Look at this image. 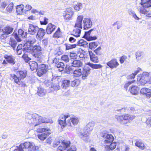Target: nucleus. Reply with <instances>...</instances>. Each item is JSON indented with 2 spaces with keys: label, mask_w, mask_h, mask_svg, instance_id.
<instances>
[{
  "label": "nucleus",
  "mask_w": 151,
  "mask_h": 151,
  "mask_svg": "<svg viewBox=\"0 0 151 151\" xmlns=\"http://www.w3.org/2000/svg\"><path fill=\"white\" fill-rule=\"evenodd\" d=\"M27 76V72L24 70H18L16 74H10L11 78L14 81V83L21 87H24L25 86L24 82L23 80Z\"/></svg>",
  "instance_id": "obj_1"
},
{
  "label": "nucleus",
  "mask_w": 151,
  "mask_h": 151,
  "mask_svg": "<svg viewBox=\"0 0 151 151\" xmlns=\"http://www.w3.org/2000/svg\"><path fill=\"white\" fill-rule=\"evenodd\" d=\"M70 115L68 114L66 115L62 114L59 118L58 122L61 128H63L68 126V122H66V119L67 118L70 117Z\"/></svg>",
  "instance_id": "obj_9"
},
{
  "label": "nucleus",
  "mask_w": 151,
  "mask_h": 151,
  "mask_svg": "<svg viewBox=\"0 0 151 151\" xmlns=\"http://www.w3.org/2000/svg\"><path fill=\"white\" fill-rule=\"evenodd\" d=\"M22 58L26 63H28L31 60V58L29 57L28 55L26 54H24L22 55Z\"/></svg>",
  "instance_id": "obj_45"
},
{
  "label": "nucleus",
  "mask_w": 151,
  "mask_h": 151,
  "mask_svg": "<svg viewBox=\"0 0 151 151\" xmlns=\"http://www.w3.org/2000/svg\"><path fill=\"white\" fill-rule=\"evenodd\" d=\"M69 41L71 43H74L75 42L76 40L72 37H70L69 39Z\"/></svg>",
  "instance_id": "obj_59"
},
{
  "label": "nucleus",
  "mask_w": 151,
  "mask_h": 151,
  "mask_svg": "<svg viewBox=\"0 0 151 151\" xmlns=\"http://www.w3.org/2000/svg\"><path fill=\"white\" fill-rule=\"evenodd\" d=\"M129 90L132 94L136 95L138 93L139 89L137 86H133L130 87Z\"/></svg>",
  "instance_id": "obj_31"
},
{
  "label": "nucleus",
  "mask_w": 151,
  "mask_h": 151,
  "mask_svg": "<svg viewBox=\"0 0 151 151\" xmlns=\"http://www.w3.org/2000/svg\"><path fill=\"white\" fill-rule=\"evenodd\" d=\"M135 75L133 73H132L130 75H129L128 76V79H134L135 77Z\"/></svg>",
  "instance_id": "obj_58"
},
{
  "label": "nucleus",
  "mask_w": 151,
  "mask_h": 151,
  "mask_svg": "<svg viewBox=\"0 0 151 151\" xmlns=\"http://www.w3.org/2000/svg\"><path fill=\"white\" fill-rule=\"evenodd\" d=\"M140 4L142 7V8L146 9L151 7V0H141Z\"/></svg>",
  "instance_id": "obj_16"
},
{
  "label": "nucleus",
  "mask_w": 151,
  "mask_h": 151,
  "mask_svg": "<svg viewBox=\"0 0 151 151\" xmlns=\"http://www.w3.org/2000/svg\"><path fill=\"white\" fill-rule=\"evenodd\" d=\"M13 4L12 3L9 4L6 7V10L9 13L11 12L13 9Z\"/></svg>",
  "instance_id": "obj_47"
},
{
  "label": "nucleus",
  "mask_w": 151,
  "mask_h": 151,
  "mask_svg": "<svg viewBox=\"0 0 151 151\" xmlns=\"http://www.w3.org/2000/svg\"><path fill=\"white\" fill-rule=\"evenodd\" d=\"M83 18L82 15L78 16L77 19L75 24L74 29L70 34L71 35L76 37H78L80 36L81 29H82V23Z\"/></svg>",
  "instance_id": "obj_2"
},
{
  "label": "nucleus",
  "mask_w": 151,
  "mask_h": 151,
  "mask_svg": "<svg viewBox=\"0 0 151 151\" xmlns=\"http://www.w3.org/2000/svg\"><path fill=\"white\" fill-rule=\"evenodd\" d=\"M37 94L40 96H43L45 95V93L44 92V90L41 88H39L37 91Z\"/></svg>",
  "instance_id": "obj_44"
},
{
  "label": "nucleus",
  "mask_w": 151,
  "mask_h": 151,
  "mask_svg": "<svg viewBox=\"0 0 151 151\" xmlns=\"http://www.w3.org/2000/svg\"><path fill=\"white\" fill-rule=\"evenodd\" d=\"M76 46V44L73 45H66V50H69L75 48Z\"/></svg>",
  "instance_id": "obj_51"
},
{
  "label": "nucleus",
  "mask_w": 151,
  "mask_h": 151,
  "mask_svg": "<svg viewBox=\"0 0 151 151\" xmlns=\"http://www.w3.org/2000/svg\"><path fill=\"white\" fill-rule=\"evenodd\" d=\"M72 65L75 67L79 68L82 66L83 64L82 62L79 60H75L72 63Z\"/></svg>",
  "instance_id": "obj_33"
},
{
  "label": "nucleus",
  "mask_w": 151,
  "mask_h": 151,
  "mask_svg": "<svg viewBox=\"0 0 151 151\" xmlns=\"http://www.w3.org/2000/svg\"><path fill=\"white\" fill-rule=\"evenodd\" d=\"M9 44L14 49H15L16 46L17 42L14 39L10 38L9 41Z\"/></svg>",
  "instance_id": "obj_41"
},
{
  "label": "nucleus",
  "mask_w": 151,
  "mask_h": 151,
  "mask_svg": "<svg viewBox=\"0 0 151 151\" xmlns=\"http://www.w3.org/2000/svg\"><path fill=\"white\" fill-rule=\"evenodd\" d=\"M32 8V7L29 4H27L25 6L24 11L25 12H27V11L31 10Z\"/></svg>",
  "instance_id": "obj_57"
},
{
  "label": "nucleus",
  "mask_w": 151,
  "mask_h": 151,
  "mask_svg": "<svg viewBox=\"0 0 151 151\" xmlns=\"http://www.w3.org/2000/svg\"><path fill=\"white\" fill-rule=\"evenodd\" d=\"M14 30V28L9 25L4 27L3 29H0V39H5L7 36L12 33Z\"/></svg>",
  "instance_id": "obj_5"
},
{
  "label": "nucleus",
  "mask_w": 151,
  "mask_h": 151,
  "mask_svg": "<svg viewBox=\"0 0 151 151\" xmlns=\"http://www.w3.org/2000/svg\"><path fill=\"white\" fill-rule=\"evenodd\" d=\"M97 46L96 43L95 42H91L89 44V47L91 49L95 48Z\"/></svg>",
  "instance_id": "obj_53"
},
{
  "label": "nucleus",
  "mask_w": 151,
  "mask_h": 151,
  "mask_svg": "<svg viewBox=\"0 0 151 151\" xmlns=\"http://www.w3.org/2000/svg\"><path fill=\"white\" fill-rule=\"evenodd\" d=\"M136 82V81L135 80H133L131 81H129L127 82V83H125L124 86V87L125 88L127 89V88L131 84L134 83Z\"/></svg>",
  "instance_id": "obj_49"
},
{
  "label": "nucleus",
  "mask_w": 151,
  "mask_h": 151,
  "mask_svg": "<svg viewBox=\"0 0 151 151\" xmlns=\"http://www.w3.org/2000/svg\"><path fill=\"white\" fill-rule=\"evenodd\" d=\"M70 57L71 59H76L77 55L76 53L70 52Z\"/></svg>",
  "instance_id": "obj_55"
},
{
  "label": "nucleus",
  "mask_w": 151,
  "mask_h": 151,
  "mask_svg": "<svg viewBox=\"0 0 151 151\" xmlns=\"http://www.w3.org/2000/svg\"><path fill=\"white\" fill-rule=\"evenodd\" d=\"M62 60L66 63L68 62L69 61V58L68 55H64L62 56L61 57Z\"/></svg>",
  "instance_id": "obj_52"
},
{
  "label": "nucleus",
  "mask_w": 151,
  "mask_h": 151,
  "mask_svg": "<svg viewBox=\"0 0 151 151\" xmlns=\"http://www.w3.org/2000/svg\"><path fill=\"white\" fill-rule=\"evenodd\" d=\"M82 4L79 3L76 5L74 7V9L77 11L79 10L82 7Z\"/></svg>",
  "instance_id": "obj_56"
},
{
  "label": "nucleus",
  "mask_w": 151,
  "mask_h": 151,
  "mask_svg": "<svg viewBox=\"0 0 151 151\" xmlns=\"http://www.w3.org/2000/svg\"><path fill=\"white\" fill-rule=\"evenodd\" d=\"M142 71V69L139 68H138L137 70H135L134 72V73L136 75L138 73H139L140 72H141Z\"/></svg>",
  "instance_id": "obj_60"
},
{
  "label": "nucleus",
  "mask_w": 151,
  "mask_h": 151,
  "mask_svg": "<svg viewBox=\"0 0 151 151\" xmlns=\"http://www.w3.org/2000/svg\"><path fill=\"white\" fill-rule=\"evenodd\" d=\"M51 130L48 128H43L39 129L38 132L39 133H42L37 135L38 138L41 140H45L51 134Z\"/></svg>",
  "instance_id": "obj_7"
},
{
  "label": "nucleus",
  "mask_w": 151,
  "mask_h": 151,
  "mask_svg": "<svg viewBox=\"0 0 151 151\" xmlns=\"http://www.w3.org/2000/svg\"><path fill=\"white\" fill-rule=\"evenodd\" d=\"M77 45L84 47H86L88 46V43L83 39L80 40L77 43Z\"/></svg>",
  "instance_id": "obj_37"
},
{
  "label": "nucleus",
  "mask_w": 151,
  "mask_h": 151,
  "mask_svg": "<svg viewBox=\"0 0 151 151\" xmlns=\"http://www.w3.org/2000/svg\"><path fill=\"white\" fill-rule=\"evenodd\" d=\"M136 7L139 11L140 13L144 14H146V16L148 17H151V11H148L146 9L144 8L139 9L137 6Z\"/></svg>",
  "instance_id": "obj_24"
},
{
  "label": "nucleus",
  "mask_w": 151,
  "mask_h": 151,
  "mask_svg": "<svg viewBox=\"0 0 151 151\" xmlns=\"http://www.w3.org/2000/svg\"><path fill=\"white\" fill-rule=\"evenodd\" d=\"M86 65H88L90 67L94 69H97L100 68L102 67V66L100 64H95L88 62L86 64Z\"/></svg>",
  "instance_id": "obj_36"
},
{
  "label": "nucleus",
  "mask_w": 151,
  "mask_h": 151,
  "mask_svg": "<svg viewBox=\"0 0 151 151\" xmlns=\"http://www.w3.org/2000/svg\"><path fill=\"white\" fill-rule=\"evenodd\" d=\"M93 30V29H91L87 32H85L84 35V37L88 41L95 40L97 39L96 37H90L91 32Z\"/></svg>",
  "instance_id": "obj_18"
},
{
  "label": "nucleus",
  "mask_w": 151,
  "mask_h": 151,
  "mask_svg": "<svg viewBox=\"0 0 151 151\" xmlns=\"http://www.w3.org/2000/svg\"><path fill=\"white\" fill-rule=\"evenodd\" d=\"M41 70L46 73L48 70V67L47 65H46L44 64H42L40 65L39 68Z\"/></svg>",
  "instance_id": "obj_40"
},
{
  "label": "nucleus",
  "mask_w": 151,
  "mask_h": 151,
  "mask_svg": "<svg viewBox=\"0 0 151 151\" xmlns=\"http://www.w3.org/2000/svg\"><path fill=\"white\" fill-rule=\"evenodd\" d=\"M29 65L31 70L32 71L37 70L38 68V65L36 62L34 61H31L29 63Z\"/></svg>",
  "instance_id": "obj_29"
},
{
  "label": "nucleus",
  "mask_w": 151,
  "mask_h": 151,
  "mask_svg": "<svg viewBox=\"0 0 151 151\" xmlns=\"http://www.w3.org/2000/svg\"><path fill=\"white\" fill-rule=\"evenodd\" d=\"M71 145L70 141L67 139L62 140L60 145L58 147L56 151H63L70 147Z\"/></svg>",
  "instance_id": "obj_8"
},
{
  "label": "nucleus",
  "mask_w": 151,
  "mask_h": 151,
  "mask_svg": "<svg viewBox=\"0 0 151 151\" xmlns=\"http://www.w3.org/2000/svg\"><path fill=\"white\" fill-rule=\"evenodd\" d=\"M137 80L142 86H145L151 81V78L149 75L144 72L138 75Z\"/></svg>",
  "instance_id": "obj_4"
},
{
  "label": "nucleus",
  "mask_w": 151,
  "mask_h": 151,
  "mask_svg": "<svg viewBox=\"0 0 151 151\" xmlns=\"http://www.w3.org/2000/svg\"><path fill=\"white\" fill-rule=\"evenodd\" d=\"M23 47H24L23 44H20L18 46L17 49L22 50Z\"/></svg>",
  "instance_id": "obj_64"
},
{
  "label": "nucleus",
  "mask_w": 151,
  "mask_h": 151,
  "mask_svg": "<svg viewBox=\"0 0 151 151\" xmlns=\"http://www.w3.org/2000/svg\"><path fill=\"white\" fill-rule=\"evenodd\" d=\"M107 65L111 69L116 68L119 65L117 59L113 58L106 63Z\"/></svg>",
  "instance_id": "obj_14"
},
{
  "label": "nucleus",
  "mask_w": 151,
  "mask_h": 151,
  "mask_svg": "<svg viewBox=\"0 0 151 151\" xmlns=\"http://www.w3.org/2000/svg\"><path fill=\"white\" fill-rule=\"evenodd\" d=\"M79 82L80 81L78 79H76L72 82L71 85L73 87L77 86L78 85Z\"/></svg>",
  "instance_id": "obj_50"
},
{
  "label": "nucleus",
  "mask_w": 151,
  "mask_h": 151,
  "mask_svg": "<svg viewBox=\"0 0 151 151\" xmlns=\"http://www.w3.org/2000/svg\"><path fill=\"white\" fill-rule=\"evenodd\" d=\"M73 12L72 8H68L66 9L63 14V17L65 21L70 20L71 19Z\"/></svg>",
  "instance_id": "obj_13"
},
{
  "label": "nucleus",
  "mask_w": 151,
  "mask_h": 151,
  "mask_svg": "<svg viewBox=\"0 0 151 151\" xmlns=\"http://www.w3.org/2000/svg\"><path fill=\"white\" fill-rule=\"evenodd\" d=\"M62 34V32L60 31V28L58 27L53 34V37L55 38H58L61 37Z\"/></svg>",
  "instance_id": "obj_35"
},
{
  "label": "nucleus",
  "mask_w": 151,
  "mask_h": 151,
  "mask_svg": "<svg viewBox=\"0 0 151 151\" xmlns=\"http://www.w3.org/2000/svg\"><path fill=\"white\" fill-rule=\"evenodd\" d=\"M127 56L124 55L122 56L119 58V61L121 64L123 63L124 62L127 61Z\"/></svg>",
  "instance_id": "obj_46"
},
{
  "label": "nucleus",
  "mask_w": 151,
  "mask_h": 151,
  "mask_svg": "<svg viewBox=\"0 0 151 151\" xmlns=\"http://www.w3.org/2000/svg\"><path fill=\"white\" fill-rule=\"evenodd\" d=\"M31 45L32 44L29 42H27L23 44V49L25 51V52H30L32 46Z\"/></svg>",
  "instance_id": "obj_28"
},
{
  "label": "nucleus",
  "mask_w": 151,
  "mask_h": 151,
  "mask_svg": "<svg viewBox=\"0 0 151 151\" xmlns=\"http://www.w3.org/2000/svg\"><path fill=\"white\" fill-rule=\"evenodd\" d=\"M21 144L24 149H27L28 151H32L31 149L33 148V146L32 143L27 142Z\"/></svg>",
  "instance_id": "obj_30"
},
{
  "label": "nucleus",
  "mask_w": 151,
  "mask_h": 151,
  "mask_svg": "<svg viewBox=\"0 0 151 151\" xmlns=\"http://www.w3.org/2000/svg\"><path fill=\"white\" fill-rule=\"evenodd\" d=\"M91 69L89 67H87L86 68L83 69V72H82V78L83 79L87 78V76L90 74V71Z\"/></svg>",
  "instance_id": "obj_22"
},
{
  "label": "nucleus",
  "mask_w": 151,
  "mask_h": 151,
  "mask_svg": "<svg viewBox=\"0 0 151 151\" xmlns=\"http://www.w3.org/2000/svg\"><path fill=\"white\" fill-rule=\"evenodd\" d=\"M76 148L74 146L68 149L67 151H76Z\"/></svg>",
  "instance_id": "obj_61"
},
{
  "label": "nucleus",
  "mask_w": 151,
  "mask_h": 151,
  "mask_svg": "<svg viewBox=\"0 0 151 151\" xmlns=\"http://www.w3.org/2000/svg\"><path fill=\"white\" fill-rule=\"evenodd\" d=\"M116 143L113 142L111 143L109 145H105L104 148L106 151H112L116 148Z\"/></svg>",
  "instance_id": "obj_25"
},
{
  "label": "nucleus",
  "mask_w": 151,
  "mask_h": 151,
  "mask_svg": "<svg viewBox=\"0 0 151 151\" xmlns=\"http://www.w3.org/2000/svg\"><path fill=\"white\" fill-rule=\"evenodd\" d=\"M53 88L54 90H56L60 89V86L58 85H53Z\"/></svg>",
  "instance_id": "obj_63"
},
{
  "label": "nucleus",
  "mask_w": 151,
  "mask_h": 151,
  "mask_svg": "<svg viewBox=\"0 0 151 151\" xmlns=\"http://www.w3.org/2000/svg\"><path fill=\"white\" fill-rule=\"evenodd\" d=\"M24 6L22 4L17 5L16 7V12L18 14L21 15L23 13Z\"/></svg>",
  "instance_id": "obj_32"
},
{
  "label": "nucleus",
  "mask_w": 151,
  "mask_h": 151,
  "mask_svg": "<svg viewBox=\"0 0 151 151\" xmlns=\"http://www.w3.org/2000/svg\"><path fill=\"white\" fill-rule=\"evenodd\" d=\"M24 149L22 145L21 144L19 147L18 149H17V151H24L23 149Z\"/></svg>",
  "instance_id": "obj_62"
},
{
  "label": "nucleus",
  "mask_w": 151,
  "mask_h": 151,
  "mask_svg": "<svg viewBox=\"0 0 151 151\" xmlns=\"http://www.w3.org/2000/svg\"><path fill=\"white\" fill-rule=\"evenodd\" d=\"M32 119L34 121H35V122H36V124L35 126L39 125L42 123H52L53 122L51 119H49L48 121L46 120L44 118L39 116L36 114H34L32 115Z\"/></svg>",
  "instance_id": "obj_6"
},
{
  "label": "nucleus",
  "mask_w": 151,
  "mask_h": 151,
  "mask_svg": "<svg viewBox=\"0 0 151 151\" xmlns=\"http://www.w3.org/2000/svg\"><path fill=\"white\" fill-rule=\"evenodd\" d=\"M38 29V26L30 24L28 29V33L31 35H34L37 32Z\"/></svg>",
  "instance_id": "obj_19"
},
{
  "label": "nucleus",
  "mask_w": 151,
  "mask_h": 151,
  "mask_svg": "<svg viewBox=\"0 0 151 151\" xmlns=\"http://www.w3.org/2000/svg\"><path fill=\"white\" fill-rule=\"evenodd\" d=\"M56 26L51 23L48 24L46 28L47 33L48 34H51L55 29Z\"/></svg>",
  "instance_id": "obj_23"
},
{
  "label": "nucleus",
  "mask_w": 151,
  "mask_h": 151,
  "mask_svg": "<svg viewBox=\"0 0 151 151\" xmlns=\"http://www.w3.org/2000/svg\"><path fill=\"white\" fill-rule=\"evenodd\" d=\"M82 70L81 69L75 70L73 73V75L75 77H79L81 76Z\"/></svg>",
  "instance_id": "obj_38"
},
{
  "label": "nucleus",
  "mask_w": 151,
  "mask_h": 151,
  "mask_svg": "<svg viewBox=\"0 0 151 151\" xmlns=\"http://www.w3.org/2000/svg\"><path fill=\"white\" fill-rule=\"evenodd\" d=\"M37 75L39 77H41L46 73L45 72L42 71L40 68H37Z\"/></svg>",
  "instance_id": "obj_48"
},
{
  "label": "nucleus",
  "mask_w": 151,
  "mask_h": 151,
  "mask_svg": "<svg viewBox=\"0 0 151 151\" xmlns=\"http://www.w3.org/2000/svg\"><path fill=\"white\" fill-rule=\"evenodd\" d=\"M70 81L67 80H64L63 81L62 86L63 88H66L69 86Z\"/></svg>",
  "instance_id": "obj_43"
},
{
  "label": "nucleus",
  "mask_w": 151,
  "mask_h": 151,
  "mask_svg": "<svg viewBox=\"0 0 151 151\" xmlns=\"http://www.w3.org/2000/svg\"><path fill=\"white\" fill-rule=\"evenodd\" d=\"M117 121L121 124H125L129 123L134 118V116L128 114H125L121 115H117L115 116Z\"/></svg>",
  "instance_id": "obj_3"
},
{
  "label": "nucleus",
  "mask_w": 151,
  "mask_h": 151,
  "mask_svg": "<svg viewBox=\"0 0 151 151\" xmlns=\"http://www.w3.org/2000/svg\"><path fill=\"white\" fill-rule=\"evenodd\" d=\"M94 52L97 55H100L101 54V48L100 46L98 48L95 49L94 51Z\"/></svg>",
  "instance_id": "obj_54"
},
{
  "label": "nucleus",
  "mask_w": 151,
  "mask_h": 151,
  "mask_svg": "<svg viewBox=\"0 0 151 151\" xmlns=\"http://www.w3.org/2000/svg\"><path fill=\"white\" fill-rule=\"evenodd\" d=\"M114 140L113 136L111 134H107L105 137V139L104 141L105 144H109L113 142Z\"/></svg>",
  "instance_id": "obj_27"
},
{
  "label": "nucleus",
  "mask_w": 151,
  "mask_h": 151,
  "mask_svg": "<svg viewBox=\"0 0 151 151\" xmlns=\"http://www.w3.org/2000/svg\"><path fill=\"white\" fill-rule=\"evenodd\" d=\"M4 57L5 60H4L2 63V64L4 65H7L8 63L12 65H14L15 63L16 62L15 59L12 55L6 54L4 55Z\"/></svg>",
  "instance_id": "obj_10"
},
{
  "label": "nucleus",
  "mask_w": 151,
  "mask_h": 151,
  "mask_svg": "<svg viewBox=\"0 0 151 151\" xmlns=\"http://www.w3.org/2000/svg\"><path fill=\"white\" fill-rule=\"evenodd\" d=\"M89 53L91 60L94 63H98L99 61L98 57L94 54L91 51H89Z\"/></svg>",
  "instance_id": "obj_26"
},
{
  "label": "nucleus",
  "mask_w": 151,
  "mask_h": 151,
  "mask_svg": "<svg viewBox=\"0 0 151 151\" xmlns=\"http://www.w3.org/2000/svg\"><path fill=\"white\" fill-rule=\"evenodd\" d=\"M135 145L137 147L142 150H144L145 148V147L144 144L140 140L137 141L135 143Z\"/></svg>",
  "instance_id": "obj_34"
},
{
  "label": "nucleus",
  "mask_w": 151,
  "mask_h": 151,
  "mask_svg": "<svg viewBox=\"0 0 151 151\" xmlns=\"http://www.w3.org/2000/svg\"><path fill=\"white\" fill-rule=\"evenodd\" d=\"M140 92L142 94L145 95L147 97L150 98L151 96V90L148 88H142L140 90Z\"/></svg>",
  "instance_id": "obj_21"
},
{
  "label": "nucleus",
  "mask_w": 151,
  "mask_h": 151,
  "mask_svg": "<svg viewBox=\"0 0 151 151\" xmlns=\"http://www.w3.org/2000/svg\"><path fill=\"white\" fill-rule=\"evenodd\" d=\"M84 24L83 28L85 30H87L90 28L92 25V22L90 19L88 18H85L83 20Z\"/></svg>",
  "instance_id": "obj_17"
},
{
  "label": "nucleus",
  "mask_w": 151,
  "mask_h": 151,
  "mask_svg": "<svg viewBox=\"0 0 151 151\" xmlns=\"http://www.w3.org/2000/svg\"><path fill=\"white\" fill-rule=\"evenodd\" d=\"M56 66L57 68H58V70L60 72H61L63 70L65 67L64 63L62 62H59L56 64Z\"/></svg>",
  "instance_id": "obj_42"
},
{
  "label": "nucleus",
  "mask_w": 151,
  "mask_h": 151,
  "mask_svg": "<svg viewBox=\"0 0 151 151\" xmlns=\"http://www.w3.org/2000/svg\"><path fill=\"white\" fill-rule=\"evenodd\" d=\"M41 48L39 46H32L30 52L35 58H38L40 55Z\"/></svg>",
  "instance_id": "obj_12"
},
{
  "label": "nucleus",
  "mask_w": 151,
  "mask_h": 151,
  "mask_svg": "<svg viewBox=\"0 0 151 151\" xmlns=\"http://www.w3.org/2000/svg\"><path fill=\"white\" fill-rule=\"evenodd\" d=\"M48 19L46 17H41L40 19V22L42 25H46L48 23Z\"/></svg>",
  "instance_id": "obj_39"
},
{
  "label": "nucleus",
  "mask_w": 151,
  "mask_h": 151,
  "mask_svg": "<svg viewBox=\"0 0 151 151\" xmlns=\"http://www.w3.org/2000/svg\"><path fill=\"white\" fill-rule=\"evenodd\" d=\"M79 122V120L78 118L76 116H74L70 118L68 121V127L71 126L72 122L74 125H77Z\"/></svg>",
  "instance_id": "obj_20"
},
{
  "label": "nucleus",
  "mask_w": 151,
  "mask_h": 151,
  "mask_svg": "<svg viewBox=\"0 0 151 151\" xmlns=\"http://www.w3.org/2000/svg\"><path fill=\"white\" fill-rule=\"evenodd\" d=\"M27 33L24 32L22 29H19L18 30V33H15L14 34V36L15 38L16 39L18 42L21 41V40L19 37L22 38L26 37H27Z\"/></svg>",
  "instance_id": "obj_11"
},
{
  "label": "nucleus",
  "mask_w": 151,
  "mask_h": 151,
  "mask_svg": "<svg viewBox=\"0 0 151 151\" xmlns=\"http://www.w3.org/2000/svg\"><path fill=\"white\" fill-rule=\"evenodd\" d=\"M45 34V29L42 28H39L37 31L36 38L38 40H41L43 38Z\"/></svg>",
  "instance_id": "obj_15"
}]
</instances>
